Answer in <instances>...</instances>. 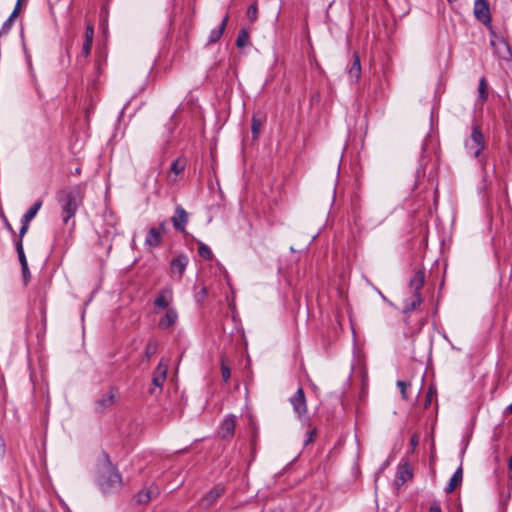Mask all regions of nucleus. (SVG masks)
<instances>
[{
	"instance_id": "nucleus-1",
	"label": "nucleus",
	"mask_w": 512,
	"mask_h": 512,
	"mask_svg": "<svg viewBox=\"0 0 512 512\" xmlns=\"http://www.w3.org/2000/svg\"><path fill=\"white\" fill-rule=\"evenodd\" d=\"M98 486L104 494L114 493L122 486V477L112 465L107 454H104V461L99 469Z\"/></svg>"
},
{
	"instance_id": "nucleus-2",
	"label": "nucleus",
	"mask_w": 512,
	"mask_h": 512,
	"mask_svg": "<svg viewBox=\"0 0 512 512\" xmlns=\"http://www.w3.org/2000/svg\"><path fill=\"white\" fill-rule=\"evenodd\" d=\"M57 200L61 206L62 219L67 223L74 217L82 202L81 192L78 187L62 190L57 194Z\"/></svg>"
},
{
	"instance_id": "nucleus-3",
	"label": "nucleus",
	"mask_w": 512,
	"mask_h": 512,
	"mask_svg": "<svg viewBox=\"0 0 512 512\" xmlns=\"http://www.w3.org/2000/svg\"><path fill=\"white\" fill-rule=\"evenodd\" d=\"M484 136L479 128L475 125L472 127L470 137L465 141V148L474 158H479L481 152L485 148Z\"/></svg>"
},
{
	"instance_id": "nucleus-4",
	"label": "nucleus",
	"mask_w": 512,
	"mask_h": 512,
	"mask_svg": "<svg viewBox=\"0 0 512 512\" xmlns=\"http://www.w3.org/2000/svg\"><path fill=\"white\" fill-rule=\"evenodd\" d=\"M297 418L302 420L307 412V402L304 390L299 387L295 394L289 399Z\"/></svg>"
},
{
	"instance_id": "nucleus-5",
	"label": "nucleus",
	"mask_w": 512,
	"mask_h": 512,
	"mask_svg": "<svg viewBox=\"0 0 512 512\" xmlns=\"http://www.w3.org/2000/svg\"><path fill=\"white\" fill-rule=\"evenodd\" d=\"M166 229H165V224L164 223H161L159 225V227H151L149 230H148V233L146 235V238H145V245L149 248V249H152L154 247H157L161 244V241H162V235L163 233H165Z\"/></svg>"
},
{
	"instance_id": "nucleus-6",
	"label": "nucleus",
	"mask_w": 512,
	"mask_h": 512,
	"mask_svg": "<svg viewBox=\"0 0 512 512\" xmlns=\"http://www.w3.org/2000/svg\"><path fill=\"white\" fill-rule=\"evenodd\" d=\"M474 15L484 25L491 22V14L487 0H476L474 4Z\"/></svg>"
},
{
	"instance_id": "nucleus-7",
	"label": "nucleus",
	"mask_w": 512,
	"mask_h": 512,
	"mask_svg": "<svg viewBox=\"0 0 512 512\" xmlns=\"http://www.w3.org/2000/svg\"><path fill=\"white\" fill-rule=\"evenodd\" d=\"M491 45L498 58L503 60H510L512 58L510 47L502 38L491 41Z\"/></svg>"
},
{
	"instance_id": "nucleus-8",
	"label": "nucleus",
	"mask_w": 512,
	"mask_h": 512,
	"mask_svg": "<svg viewBox=\"0 0 512 512\" xmlns=\"http://www.w3.org/2000/svg\"><path fill=\"white\" fill-rule=\"evenodd\" d=\"M171 220L174 228L177 231L184 232L186 224L188 222V213L182 206L178 205L175 209V214Z\"/></svg>"
},
{
	"instance_id": "nucleus-9",
	"label": "nucleus",
	"mask_w": 512,
	"mask_h": 512,
	"mask_svg": "<svg viewBox=\"0 0 512 512\" xmlns=\"http://www.w3.org/2000/svg\"><path fill=\"white\" fill-rule=\"evenodd\" d=\"M223 493L224 487L216 485L204 497H202L199 503L200 506L205 509L209 508Z\"/></svg>"
},
{
	"instance_id": "nucleus-10",
	"label": "nucleus",
	"mask_w": 512,
	"mask_h": 512,
	"mask_svg": "<svg viewBox=\"0 0 512 512\" xmlns=\"http://www.w3.org/2000/svg\"><path fill=\"white\" fill-rule=\"evenodd\" d=\"M235 426H236L235 416H233V415L226 416L220 426V430H219L220 437L222 439L231 438L234 434Z\"/></svg>"
},
{
	"instance_id": "nucleus-11",
	"label": "nucleus",
	"mask_w": 512,
	"mask_h": 512,
	"mask_svg": "<svg viewBox=\"0 0 512 512\" xmlns=\"http://www.w3.org/2000/svg\"><path fill=\"white\" fill-rule=\"evenodd\" d=\"M167 371H168V365L163 363V361L161 360L159 362V364L157 365V367L154 371V374H153V378H152V384L155 387H158L160 389L162 388V386L166 380Z\"/></svg>"
},
{
	"instance_id": "nucleus-12",
	"label": "nucleus",
	"mask_w": 512,
	"mask_h": 512,
	"mask_svg": "<svg viewBox=\"0 0 512 512\" xmlns=\"http://www.w3.org/2000/svg\"><path fill=\"white\" fill-rule=\"evenodd\" d=\"M114 402L115 395L111 389L109 393L103 395L100 399H98L95 402V411L98 413H102L106 409L110 408L114 404Z\"/></svg>"
},
{
	"instance_id": "nucleus-13",
	"label": "nucleus",
	"mask_w": 512,
	"mask_h": 512,
	"mask_svg": "<svg viewBox=\"0 0 512 512\" xmlns=\"http://www.w3.org/2000/svg\"><path fill=\"white\" fill-rule=\"evenodd\" d=\"M178 319V314L175 309H167L165 315L159 320L158 326L161 329H167L173 326Z\"/></svg>"
},
{
	"instance_id": "nucleus-14",
	"label": "nucleus",
	"mask_w": 512,
	"mask_h": 512,
	"mask_svg": "<svg viewBox=\"0 0 512 512\" xmlns=\"http://www.w3.org/2000/svg\"><path fill=\"white\" fill-rule=\"evenodd\" d=\"M425 283V275L422 270H418L409 281V288L413 294H420V289Z\"/></svg>"
},
{
	"instance_id": "nucleus-15",
	"label": "nucleus",
	"mask_w": 512,
	"mask_h": 512,
	"mask_svg": "<svg viewBox=\"0 0 512 512\" xmlns=\"http://www.w3.org/2000/svg\"><path fill=\"white\" fill-rule=\"evenodd\" d=\"M228 20H229V16L226 15L223 18V20L220 23V25L210 32V35H209V38H208V44L216 43L222 37V35H223V33H224L225 29H226Z\"/></svg>"
},
{
	"instance_id": "nucleus-16",
	"label": "nucleus",
	"mask_w": 512,
	"mask_h": 512,
	"mask_svg": "<svg viewBox=\"0 0 512 512\" xmlns=\"http://www.w3.org/2000/svg\"><path fill=\"white\" fill-rule=\"evenodd\" d=\"M422 298L420 294H413L404 301L403 313L409 315L420 306Z\"/></svg>"
},
{
	"instance_id": "nucleus-17",
	"label": "nucleus",
	"mask_w": 512,
	"mask_h": 512,
	"mask_svg": "<svg viewBox=\"0 0 512 512\" xmlns=\"http://www.w3.org/2000/svg\"><path fill=\"white\" fill-rule=\"evenodd\" d=\"M349 78L352 81H358L361 75V64L360 58L357 54H354L353 61L348 69Z\"/></svg>"
},
{
	"instance_id": "nucleus-18",
	"label": "nucleus",
	"mask_w": 512,
	"mask_h": 512,
	"mask_svg": "<svg viewBox=\"0 0 512 512\" xmlns=\"http://www.w3.org/2000/svg\"><path fill=\"white\" fill-rule=\"evenodd\" d=\"M188 264V259L185 255H179L171 261V270L173 272H178L181 276Z\"/></svg>"
},
{
	"instance_id": "nucleus-19",
	"label": "nucleus",
	"mask_w": 512,
	"mask_h": 512,
	"mask_svg": "<svg viewBox=\"0 0 512 512\" xmlns=\"http://www.w3.org/2000/svg\"><path fill=\"white\" fill-rule=\"evenodd\" d=\"M463 478V470L462 467H458V469L454 472L451 477L448 486L445 488L446 493H451L454 489L462 482Z\"/></svg>"
},
{
	"instance_id": "nucleus-20",
	"label": "nucleus",
	"mask_w": 512,
	"mask_h": 512,
	"mask_svg": "<svg viewBox=\"0 0 512 512\" xmlns=\"http://www.w3.org/2000/svg\"><path fill=\"white\" fill-rule=\"evenodd\" d=\"M171 302V292L169 290H162L155 298L154 304L156 307L165 309Z\"/></svg>"
},
{
	"instance_id": "nucleus-21",
	"label": "nucleus",
	"mask_w": 512,
	"mask_h": 512,
	"mask_svg": "<svg viewBox=\"0 0 512 512\" xmlns=\"http://www.w3.org/2000/svg\"><path fill=\"white\" fill-rule=\"evenodd\" d=\"M41 206L42 202L36 201L23 215L22 219L25 220L26 222H30L36 216Z\"/></svg>"
},
{
	"instance_id": "nucleus-22",
	"label": "nucleus",
	"mask_w": 512,
	"mask_h": 512,
	"mask_svg": "<svg viewBox=\"0 0 512 512\" xmlns=\"http://www.w3.org/2000/svg\"><path fill=\"white\" fill-rule=\"evenodd\" d=\"M158 343L155 340H149L145 347V357L146 360L149 361L152 356H154L157 352Z\"/></svg>"
},
{
	"instance_id": "nucleus-23",
	"label": "nucleus",
	"mask_w": 512,
	"mask_h": 512,
	"mask_svg": "<svg viewBox=\"0 0 512 512\" xmlns=\"http://www.w3.org/2000/svg\"><path fill=\"white\" fill-rule=\"evenodd\" d=\"M262 124H263L262 119L258 118L256 115H254L252 117L251 131H252L253 139L258 138Z\"/></svg>"
},
{
	"instance_id": "nucleus-24",
	"label": "nucleus",
	"mask_w": 512,
	"mask_h": 512,
	"mask_svg": "<svg viewBox=\"0 0 512 512\" xmlns=\"http://www.w3.org/2000/svg\"><path fill=\"white\" fill-rule=\"evenodd\" d=\"M16 251H17V254H18L20 265L26 267V265L28 263H27V259H26L25 253H24L23 243H22L21 239H19L16 242Z\"/></svg>"
},
{
	"instance_id": "nucleus-25",
	"label": "nucleus",
	"mask_w": 512,
	"mask_h": 512,
	"mask_svg": "<svg viewBox=\"0 0 512 512\" xmlns=\"http://www.w3.org/2000/svg\"><path fill=\"white\" fill-rule=\"evenodd\" d=\"M249 41V34L245 29L240 30L237 39H236V45L239 48H243L247 45Z\"/></svg>"
},
{
	"instance_id": "nucleus-26",
	"label": "nucleus",
	"mask_w": 512,
	"mask_h": 512,
	"mask_svg": "<svg viewBox=\"0 0 512 512\" xmlns=\"http://www.w3.org/2000/svg\"><path fill=\"white\" fill-rule=\"evenodd\" d=\"M478 92H479V98L482 101H486L488 98V90H487V82L484 77L481 78L479 81Z\"/></svg>"
},
{
	"instance_id": "nucleus-27",
	"label": "nucleus",
	"mask_w": 512,
	"mask_h": 512,
	"mask_svg": "<svg viewBox=\"0 0 512 512\" xmlns=\"http://www.w3.org/2000/svg\"><path fill=\"white\" fill-rule=\"evenodd\" d=\"M198 253L204 259L210 260L213 257L212 250L205 244L200 243Z\"/></svg>"
},
{
	"instance_id": "nucleus-28",
	"label": "nucleus",
	"mask_w": 512,
	"mask_h": 512,
	"mask_svg": "<svg viewBox=\"0 0 512 512\" xmlns=\"http://www.w3.org/2000/svg\"><path fill=\"white\" fill-rule=\"evenodd\" d=\"M437 395V390L436 388L431 385L429 388H428V391H427V394H426V398H425V402H424V407L425 408H428L431 403H432V400L434 397H436Z\"/></svg>"
},
{
	"instance_id": "nucleus-29",
	"label": "nucleus",
	"mask_w": 512,
	"mask_h": 512,
	"mask_svg": "<svg viewBox=\"0 0 512 512\" xmlns=\"http://www.w3.org/2000/svg\"><path fill=\"white\" fill-rule=\"evenodd\" d=\"M185 168V161L182 159L175 160L171 165V171L176 175L180 174Z\"/></svg>"
},
{
	"instance_id": "nucleus-30",
	"label": "nucleus",
	"mask_w": 512,
	"mask_h": 512,
	"mask_svg": "<svg viewBox=\"0 0 512 512\" xmlns=\"http://www.w3.org/2000/svg\"><path fill=\"white\" fill-rule=\"evenodd\" d=\"M13 22H14V19L9 16L8 19L3 23L2 27H1L0 37L8 34V32L12 28Z\"/></svg>"
},
{
	"instance_id": "nucleus-31",
	"label": "nucleus",
	"mask_w": 512,
	"mask_h": 512,
	"mask_svg": "<svg viewBox=\"0 0 512 512\" xmlns=\"http://www.w3.org/2000/svg\"><path fill=\"white\" fill-rule=\"evenodd\" d=\"M221 374L224 382H228L231 376L230 368L225 364L224 358H221Z\"/></svg>"
},
{
	"instance_id": "nucleus-32",
	"label": "nucleus",
	"mask_w": 512,
	"mask_h": 512,
	"mask_svg": "<svg viewBox=\"0 0 512 512\" xmlns=\"http://www.w3.org/2000/svg\"><path fill=\"white\" fill-rule=\"evenodd\" d=\"M94 38V26L91 22H88L85 29V40L93 42Z\"/></svg>"
},
{
	"instance_id": "nucleus-33",
	"label": "nucleus",
	"mask_w": 512,
	"mask_h": 512,
	"mask_svg": "<svg viewBox=\"0 0 512 512\" xmlns=\"http://www.w3.org/2000/svg\"><path fill=\"white\" fill-rule=\"evenodd\" d=\"M247 18L251 21H255L257 19V6L256 4H252L247 9Z\"/></svg>"
},
{
	"instance_id": "nucleus-34",
	"label": "nucleus",
	"mask_w": 512,
	"mask_h": 512,
	"mask_svg": "<svg viewBox=\"0 0 512 512\" xmlns=\"http://www.w3.org/2000/svg\"><path fill=\"white\" fill-rule=\"evenodd\" d=\"M306 436L307 437L304 441L305 446L309 445L310 443H312L315 440V438L317 436L316 428H313V429H310L309 431H307Z\"/></svg>"
},
{
	"instance_id": "nucleus-35",
	"label": "nucleus",
	"mask_w": 512,
	"mask_h": 512,
	"mask_svg": "<svg viewBox=\"0 0 512 512\" xmlns=\"http://www.w3.org/2000/svg\"><path fill=\"white\" fill-rule=\"evenodd\" d=\"M136 500L139 504H147L150 501V496H147V493L143 489L137 494Z\"/></svg>"
},
{
	"instance_id": "nucleus-36",
	"label": "nucleus",
	"mask_w": 512,
	"mask_h": 512,
	"mask_svg": "<svg viewBox=\"0 0 512 512\" xmlns=\"http://www.w3.org/2000/svg\"><path fill=\"white\" fill-rule=\"evenodd\" d=\"M92 43L93 42H91V41L84 40V43H83V46H82V51H81V55L83 57L86 58L91 53Z\"/></svg>"
},
{
	"instance_id": "nucleus-37",
	"label": "nucleus",
	"mask_w": 512,
	"mask_h": 512,
	"mask_svg": "<svg viewBox=\"0 0 512 512\" xmlns=\"http://www.w3.org/2000/svg\"><path fill=\"white\" fill-rule=\"evenodd\" d=\"M147 496H150V500L159 495L160 490L157 486H150L144 489Z\"/></svg>"
},
{
	"instance_id": "nucleus-38",
	"label": "nucleus",
	"mask_w": 512,
	"mask_h": 512,
	"mask_svg": "<svg viewBox=\"0 0 512 512\" xmlns=\"http://www.w3.org/2000/svg\"><path fill=\"white\" fill-rule=\"evenodd\" d=\"M410 384L405 382V381H397V386L400 388V392H401V395H402V398L403 399H407V395H406V388L409 386Z\"/></svg>"
},
{
	"instance_id": "nucleus-39",
	"label": "nucleus",
	"mask_w": 512,
	"mask_h": 512,
	"mask_svg": "<svg viewBox=\"0 0 512 512\" xmlns=\"http://www.w3.org/2000/svg\"><path fill=\"white\" fill-rule=\"evenodd\" d=\"M21 228H20V231H19V239L22 240L23 236L27 233L28 231V228H29V222H26L25 220H21Z\"/></svg>"
},
{
	"instance_id": "nucleus-40",
	"label": "nucleus",
	"mask_w": 512,
	"mask_h": 512,
	"mask_svg": "<svg viewBox=\"0 0 512 512\" xmlns=\"http://www.w3.org/2000/svg\"><path fill=\"white\" fill-rule=\"evenodd\" d=\"M21 271H22L23 280H24V282L26 284L27 281L30 279V271H29V268H28V264L26 265V268H25V266H21Z\"/></svg>"
},
{
	"instance_id": "nucleus-41",
	"label": "nucleus",
	"mask_w": 512,
	"mask_h": 512,
	"mask_svg": "<svg viewBox=\"0 0 512 512\" xmlns=\"http://www.w3.org/2000/svg\"><path fill=\"white\" fill-rule=\"evenodd\" d=\"M20 5H21L20 3H16L15 8H14V10L12 11V13L10 15L11 18L15 19L19 15V13H20Z\"/></svg>"
},
{
	"instance_id": "nucleus-42",
	"label": "nucleus",
	"mask_w": 512,
	"mask_h": 512,
	"mask_svg": "<svg viewBox=\"0 0 512 512\" xmlns=\"http://www.w3.org/2000/svg\"><path fill=\"white\" fill-rule=\"evenodd\" d=\"M20 5H21L20 3H16L15 8H14V10L12 11V13L10 15L11 18L15 19L19 15V13H20Z\"/></svg>"
},
{
	"instance_id": "nucleus-43",
	"label": "nucleus",
	"mask_w": 512,
	"mask_h": 512,
	"mask_svg": "<svg viewBox=\"0 0 512 512\" xmlns=\"http://www.w3.org/2000/svg\"><path fill=\"white\" fill-rule=\"evenodd\" d=\"M429 512H441V507L438 502L432 503L429 508Z\"/></svg>"
},
{
	"instance_id": "nucleus-44",
	"label": "nucleus",
	"mask_w": 512,
	"mask_h": 512,
	"mask_svg": "<svg viewBox=\"0 0 512 512\" xmlns=\"http://www.w3.org/2000/svg\"><path fill=\"white\" fill-rule=\"evenodd\" d=\"M207 289L205 287H203L201 289V291L197 294V298L198 300L202 299V298H205L207 296Z\"/></svg>"
},
{
	"instance_id": "nucleus-45",
	"label": "nucleus",
	"mask_w": 512,
	"mask_h": 512,
	"mask_svg": "<svg viewBox=\"0 0 512 512\" xmlns=\"http://www.w3.org/2000/svg\"><path fill=\"white\" fill-rule=\"evenodd\" d=\"M417 443H418V439H417V437H416V436H413V437L411 438V445H412L413 447H415V446L417 445Z\"/></svg>"
},
{
	"instance_id": "nucleus-46",
	"label": "nucleus",
	"mask_w": 512,
	"mask_h": 512,
	"mask_svg": "<svg viewBox=\"0 0 512 512\" xmlns=\"http://www.w3.org/2000/svg\"><path fill=\"white\" fill-rule=\"evenodd\" d=\"M508 413H512V403L506 408Z\"/></svg>"
},
{
	"instance_id": "nucleus-47",
	"label": "nucleus",
	"mask_w": 512,
	"mask_h": 512,
	"mask_svg": "<svg viewBox=\"0 0 512 512\" xmlns=\"http://www.w3.org/2000/svg\"><path fill=\"white\" fill-rule=\"evenodd\" d=\"M400 479H401L402 483H404L406 481L405 477H403V472H401Z\"/></svg>"
},
{
	"instance_id": "nucleus-48",
	"label": "nucleus",
	"mask_w": 512,
	"mask_h": 512,
	"mask_svg": "<svg viewBox=\"0 0 512 512\" xmlns=\"http://www.w3.org/2000/svg\"><path fill=\"white\" fill-rule=\"evenodd\" d=\"M405 474H406L408 477H411V476H412V474H411L408 470H406V471H405Z\"/></svg>"
},
{
	"instance_id": "nucleus-49",
	"label": "nucleus",
	"mask_w": 512,
	"mask_h": 512,
	"mask_svg": "<svg viewBox=\"0 0 512 512\" xmlns=\"http://www.w3.org/2000/svg\"><path fill=\"white\" fill-rule=\"evenodd\" d=\"M22 1H23V0H17V3H20V4H21V2H22Z\"/></svg>"
}]
</instances>
